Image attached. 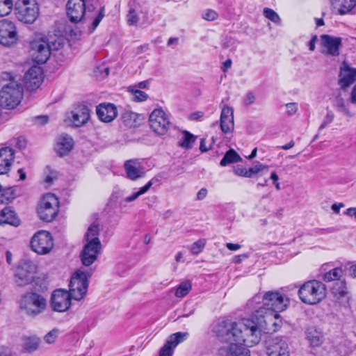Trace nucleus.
Returning a JSON list of instances; mask_svg holds the SVG:
<instances>
[{"label":"nucleus","mask_w":356,"mask_h":356,"mask_svg":"<svg viewBox=\"0 0 356 356\" xmlns=\"http://www.w3.org/2000/svg\"><path fill=\"white\" fill-rule=\"evenodd\" d=\"M213 332L221 341L232 339L240 344L252 346L261 339L262 332L252 314L251 318H243L238 322L220 321L213 327Z\"/></svg>","instance_id":"nucleus-1"},{"label":"nucleus","mask_w":356,"mask_h":356,"mask_svg":"<svg viewBox=\"0 0 356 356\" xmlns=\"http://www.w3.org/2000/svg\"><path fill=\"white\" fill-rule=\"evenodd\" d=\"M90 275V273L86 274L81 270L76 271L71 277L69 291L58 289L53 292L51 298L52 309L58 312H65L71 305V299H83L87 293L88 279Z\"/></svg>","instance_id":"nucleus-2"},{"label":"nucleus","mask_w":356,"mask_h":356,"mask_svg":"<svg viewBox=\"0 0 356 356\" xmlns=\"http://www.w3.org/2000/svg\"><path fill=\"white\" fill-rule=\"evenodd\" d=\"M3 79H8L9 82L3 85L0 90V107L13 109L19 105L23 98V86L12 79L9 73H3Z\"/></svg>","instance_id":"nucleus-3"},{"label":"nucleus","mask_w":356,"mask_h":356,"mask_svg":"<svg viewBox=\"0 0 356 356\" xmlns=\"http://www.w3.org/2000/svg\"><path fill=\"white\" fill-rule=\"evenodd\" d=\"M99 227L97 224H92L85 235L86 243L81 254V259L84 266H89L97 259L101 251L102 244L98 238Z\"/></svg>","instance_id":"nucleus-4"},{"label":"nucleus","mask_w":356,"mask_h":356,"mask_svg":"<svg viewBox=\"0 0 356 356\" xmlns=\"http://www.w3.org/2000/svg\"><path fill=\"white\" fill-rule=\"evenodd\" d=\"M326 294L325 285L316 280L305 282L298 290L300 299L308 305H316L320 302L326 297Z\"/></svg>","instance_id":"nucleus-5"},{"label":"nucleus","mask_w":356,"mask_h":356,"mask_svg":"<svg viewBox=\"0 0 356 356\" xmlns=\"http://www.w3.org/2000/svg\"><path fill=\"white\" fill-rule=\"evenodd\" d=\"M45 298L36 293H28L23 296L20 301V308L29 316L35 317L42 314L46 309Z\"/></svg>","instance_id":"nucleus-6"},{"label":"nucleus","mask_w":356,"mask_h":356,"mask_svg":"<svg viewBox=\"0 0 356 356\" xmlns=\"http://www.w3.org/2000/svg\"><path fill=\"white\" fill-rule=\"evenodd\" d=\"M16 17L26 24H31L38 16L39 8L35 0H17L15 5Z\"/></svg>","instance_id":"nucleus-7"},{"label":"nucleus","mask_w":356,"mask_h":356,"mask_svg":"<svg viewBox=\"0 0 356 356\" xmlns=\"http://www.w3.org/2000/svg\"><path fill=\"white\" fill-rule=\"evenodd\" d=\"M59 202L54 194L47 193L44 195L38 206V214L40 218L44 221L51 222L58 212Z\"/></svg>","instance_id":"nucleus-8"},{"label":"nucleus","mask_w":356,"mask_h":356,"mask_svg":"<svg viewBox=\"0 0 356 356\" xmlns=\"http://www.w3.org/2000/svg\"><path fill=\"white\" fill-rule=\"evenodd\" d=\"M289 304V299L278 292L268 291L263 296L262 307H265L266 310H272L275 313L285 310Z\"/></svg>","instance_id":"nucleus-9"},{"label":"nucleus","mask_w":356,"mask_h":356,"mask_svg":"<svg viewBox=\"0 0 356 356\" xmlns=\"http://www.w3.org/2000/svg\"><path fill=\"white\" fill-rule=\"evenodd\" d=\"M32 250L39 254H47L54 247L53 238L49 232L40 230L34 234L31 241Z\"/></svg>","instance_id":"nucleus-10"},{"label":"nucleus","mask_w":356,"mask_h":356,"mask_svg":"<svg viewBox=\"0 0 356 356\" xmlns=\"http://www.w3.org/2000/svg\"><path fill=\"white\" fill-rule=\"evenodd\" d=\"M37 266L30 260H23L15 271V282L18 286H25L33 282Z\"/></svg>","instance_id":"nucleus-11"},{"label":"nucleus","mask_w":356,"mask_h":356,"mask_svg":"<svg viewBox=\"0 0 356 356\" xmlns=\"http://www.w3.org/2000/svg\"><path fill=\"white\" fill-rule=\"evenodd\" d=\"M48 41L43 38H36L30 42V53L33 60L43 64L47 61L51 53Z\"/></svg>","instance_id":"nucleus-12"},{"label":"nucleus","mask_w":356,"mask_h":356,"mask_svg":"<svg viewBox=\"0 0 356 356\" xmlns=\"http://www.w3.org/2000/svg\"><path fill=\"white\" fill-rule=\"evenodd\" d=\"M261 330L263 333H272L275 332V327H272L275 316H278L272 310H266L265 307H259L253 314Z\"/></svg>","instance_id":"nucleus-13"},{"label":"nucleus","mask_w":356,"mask_h":356,"mask_svg":"<svg viewBox=\"0 0 356 356\" xmlns=\"http://www.w3.org/2000/svg\"><path fill=\"white\" fill-rule=\"evenodd\" d=\"M152 129L159 135L165 134L170 125L167 114L162 109H154L149 118Z\"/></svg>","instance_id":"nucleus-14"},{"label":"nucleus","mask_w":356,"mask_h":356,"mask_svg":"<svg viewBox=\"0 0 356 356\" xmlns=\"http://www.w3.org/2000/svg\"><path fill=\"white\" fill-rule=\"evenodd\" d=\"M17 40L16 27L13 22L8 19L0 21V44L3 46H12Z\"/></svg>","instance_id":"nucleus-15"},{"label":"nucleus","mask_w":356,"mask_h":356,"mask_svg":"<svg viewBox=\"0 0 356 356\" xmlns=\"http://www.w3.org/2000/svg\"><path fill=\"white\" fill-rule=\"evenodd\" d=\"M266 352L268 356H289L288 343L281 337H274L266 341Z\"/></svg>","instance_id":"nucleus-16"},{"label":"nucleus","mask_w":356,"mask_h":356,"mask_svg":"<svg viewBox=\"0 0 356 356\" xmlns=\"http://www.w3.org/2000/svg\"><path fill=\"white\" fill-rule=\"evenodd\" d=\"M86 13L84 0H69L67 3V15L72 22L81 21Z\"/></svg>","instance_id":"nucleus-17"},{"label":"nucleus","mask_w":356,"mask_h":356,"mask_svg":"<svg viewBox=\"0 0 356 356\" xmlns=\"http://www.w3.org/2000/svg\"><path fill=\"white\" fill-rule=\"evenodd\" d=\"M188 336V332H177L171 334L159 351L160 356H172L174 348Z\"/></svg>","instance_id":"nucleus-18"},{"label":"nucleus","mask_w":356,"mask_h":356,"mask_svg":"<svg viewBox=\"0 0 356 356\" xmlns=\"http://www.w3.org/2000/svg\"><path fill=\"white\" fill-rule=\"evenodd\" d=\"M124 168L127 177L132 181L145 177V168L138 159H131L125 161Z\"/></svg>","instance_id":"nucleus-19"},{"label":"nucleus","mask_w":356,"mask_h":356,"mask_svg":"<svg viewBox=\"0 0 356 356\" xmlns=\"http://www.w3.org/2000/svg\"><path fill=\"white\" fill-rule=\"evenodd\" d=\"M42 70L39 66L31 67L24 75V81L28 89L33 90L39 88L42 82Z\"/></svg>","instance_id":"nucleus-20"},{"label":"nucleus","mask_w":356,"mask_h":356,"mask_svg":"<svg viewBox=\"0 0 356 356\" xmlns=\"http://www.w3.org/2000/svg\"><path fill=\"white\" fill-rule=\"evenodd\" d=\"M341 39L329 35H321L322 52L330 56H337L339 54Z\"/></svg>","instance_id":"nucleus-21"},{"label":"nucleus","mask_w":356,"mask_h":356,"mask_svg":"<svg viewBox=\"0 0 356 356\" xmlns=\"http://www.w3.org/2000/svg\"><path fill=\"white\" fill-rule=\"evenodd\" d=\"M356 81V68H352L346 63H343L339 75V84L346 90Z\"/></svg>","instance_id":"nucleus-22"},{"label":"nucleus","mask_w":356,"mask_h":356,"mask_svg":"<svg viewBox=\"0 0 356 356\" xmlns=\"http://www.w3.org/2000/svg\"><path fill=\"white\" fill-rule=\"evenodd\" d=\"M220 128L225 134L232 132L234 128V110L227 105L224 106L221 111Z\"/></svg>","instance_id":"nucleus-23"},{"label":"nucleus","mask_w":356,"mask_h":356,"mask_svg":"<svg viewBox=\"0 0 356 356\" xmlns=\"http://www.w3.org/2000/svg\"><path fill=\"white\" fill-rule=\"evenodd\" d=\"M332 293L339 304L343 306L348 304L350 297L344 281L335 282L332 287Z\"/></svg>","instance_id":"nucleus-24"},{"label":"nucleus","mask_w":356,"mask_h":356,"mask_svg":"<svg viewBox=\"0 0 356 356\" xmlns=\"http://www.w3.org/2000/svg\"><path fill=\"white\" fill-rule=\"evenodd\" d=\"M15 151L9 147L0 149V175H4L9 172L15 159Z\"/></svg>","instance_id":"nucleus-25"},{"label":"nucleus","mask_w":356,"mask_h":356,"mask_svg":"<svg viewBox=\"0 0 356 356\" xmlns=\"http://www.w3.org/2000/svg\"><path fill=\"white\" fill-rule=\"evenodd\" d=\"M97 115L102 122H110L117 116V108L113 104H101L97 107Z\"/></svg>","instance_id":"nucleus-26"},{"label":"nucleus","mask_w":356,"mask_h":356,"mask_svg":"<svg viewBox=\"0 0 356 356\" xmlns=\"http://www.w3.org/2000/svg\"><path fill=\"white\" fill-rule=\"evenodd\" d=\"M73 145L72 138L67 134H62L57 139L55 151L60 156H65L71 152Z\"/></svg>","instance_id":"nucleus-27"},{"label":"nucleus","mask_w":356,"mask_h":356,"mask_svg":"<svg viewBox=\"0 0 356 356\" xmlns=\"http://www.w3.org/2000/svg\"><path fill=\"white\" fill-rule=\"evenodd\" d=\"M90 118V111L86 106H80L72 112L71 121L74 126L81 127Z\"/></svg>","instance_id":"nucleus-28"},{"label":"nucleus","mask_w":356,"mask_h":356,"mask_svg":"<svg viewBox=\"0 0 356 356\" xmlns=\"http://www.w3.org/2000/svg\"><path fill=\"white\" fill-rule=\"evenodd\" d=\"M19 222V219L11 208L5 207L0 211V225L8 224L17 227Z\"/></svg>","instance_id":"nucleus-29"},{"label":"nucleus","mask_w":356,"mask_h":356,"mask_svg":"<svg viewBox=\"0 0 356 356\" xmlns=\"http://www.w3.org/2000/svg\"><path fill=\"white\" fill-rule=\"evenodd\" d=\"M225 342L230 343L227 348V356H250V350L244 344L235 342L233 339Z\"/></svg>","instance_id":"nucleus-30"},{"label":"nucleus","mask_w":356,"mask_h":356,"mask_svg":"<svg viewBox=\"0 0 356 356\" xmlns=\"http://www.w3.org/2000/svg\"><path fill=\"white\" fill-rule=\"evenodd\" d=\"M306 336L310 345L313 347L321 346L323 341V335L314 327L307 328Z\"/></svg>","instance_id":"nucleus-31"},{"label":"nucleus","mask_w":356,"mask_h":356,"mask_svg":"<svg viewBox=\"0 0 356 356\" xmlns=\"http://www.w3.org/2000/svg\"><path fill=\"white\" fill-rule=\"evenodd\" d=\"M140 115L131 111H124L122 114V123L127 127H135L140 124Z\"/></svg>","instance_id":"nucleus-32"},{"label":"nucleus","mask_w":356,"mask_h":356,"mask_svg":"<svg viewBox=\"0 0 356 356\" xmlns=\"http://www.w3.org/2000/svg\"><path fill=\"white\" fill-rule=\"evenodd\" d=\"M331 2L341 15L348 13L355 6V0H331Z\"/></svg>","instance_id":"nucleus-33"},{"label":"nucleus","mask_w":356,"mask_h":356,"mask_svg":"<svg viewBox=\"0 0 356 356\" xmlns=\"http://www.w3.org/2000/svg\"><path fill=\"white\" fill-rule=\"evenodd\" d=\"M333 106L338 112L343 113L346 116L352 117L353 115L348 108V103L341 95H337L335 97Z\"/></svg>","instance_id":"nucleus-34"},{"label":"nucleus","mask_w":356,"mask_h":356,"mask_svg":"<svg viewBox=\"0 0 356 356\" xmlns=\"http://www.w3.org/2000/svg\"><path fill=\"white\" fill-rule=\"evenodd\" d=\"M241 161L242 159L239 154L234 149H231L225 153L220 164L221 166H226L229 164L240 162Z\"/></svg>","instance_id":"nucleus-35"},{"label":"nucleus","mask_w":356,"mask_h":356,"mask_svg":"<svg viewBox=\"0 0 356 356\" xmlns=\"http://www.w3.org/2000/svg\"><path fill=\"white\" fill-rule=\"evenodd\" d=\"M343 275V271L341 268H334L330 271L325 273L323 277L325 282H329L331 281H342L341 277Z\"/></svg>","instance_id":"nucleus-36"},{"label":"nucleus","mask_w":356,"mask_h":356,"mask_svg":"<svg viewBox=\"0 0 356 356\" xmlns=\"http://www.w3.org/2000/svg\"><path fill=\"white\" fill-rule=\"evenodd\" d=\"M46 41H48V45L50 47V52L54 50H58L61 48L64 43L65 39L62 36H49Z\"/></svg>","instance_id":"nucleus-37"},{"label":"nucleus","mask_w":356,"mask_h":356,"mask_svg":"<svg viewBox=\"0 0 356 356\" xmlns=\"http://www.w3.org/2000/svg\"><path fill=\"white\" fill-rule=\"evenodd\" d=\"M195 139L196 136L187 131H184L182 132V138L179 145L184 148L190 149L195 141Z\"/></svg>","instance_id":"nucleus-38"},{"label":"nucleus","mask_w":356,"mask_h":356,"mask_svg":"<svg viewBox=\"0 0 356 356\" xmlns=\"http://www.w3.org/2000/svg\"><path fill=\"white\" fill-rule=\"evenodd\" d=\"M191 286L192 285L190 281L186 280L182 282L177 287L175 296L177 298H184L190 292Z\"/></svg>","instance_id":"nucleus-39"},{"label":"nucleus","mask_w":356,"mask_h":356,"mask_svg":"<svg viewBox=\"0 0 356 356\" xmlns=\"http://www.w3.org/2000/svg\"><path fill=\"white\" fill-rule=\"evenodd\" d=\"M60 333L61 331L58 328H53L43 337V340L47 344H54Z\"/></svg>","instance_id":"nucleus-40"},{"label":"nucleus","mask_w":356,"mask_h":356,"mask_svg":"<svg viewBox=\"0 0 356 356\" xmlns=\"http://www.w3.org/2000/svg\"><path fill=\"white\" fill-rule=\"evenodd\" d=\"M40 339L38 337H29L24 339V348L28 352H33L38 349Z\"/></svg>","instance_id":"nucleus-41"},{"label":"nucleus","mask_w":356,"mask_h":356,"mask_svg":"<svg viewBox=\"0 0 356 356\" xmlns=\"http://www.w3.org/2000/svg\"><path fill=\"white\" fill-rule=\"evenodd\" d=\"M129 91L132 94L133 99L135 102H143L148 97V95L145 92L136 88V86L129 87Z\"/></svg>","instance_id":"nucleus-42"},{"label":"nucleus","mask_w":356,"mask_h":356,"mask_svg":"<svg viewBox=\"0 0 356 356\" xmlns=\"http://www.w3.org/2000/svg\"><path fill=\"white\" fill-rule=\"evenodd\" d=\"M152 182L149 181L145 186H143L139 189L138 191L133 193L131 195L127 197L124 199V202H130L136 200L140 195L145 193L152 186Z\"/></svg>","instance_id":"nucleus-43"},{"label":"nucleus","mask_w":356,"mask_h":356,"mask_svg":"<svg viewBox=\"0 0 356 356\" xmlns=\"http://www.w3.org/2000/svg\"><path fill=\"white\" fill-rule=\"evenodd\" d=\"M12 7V0H0V17H3L9 14Z\"/></svg>","instance_id":"nucleus-44"},{"label":"nucleus","mask_w":356,"mask_h":356,"mask_svg":"<svg viewBox=\"0 0 356 356\" xmlns=\"http://www.w3.org/2000/svg\"><path fill=\"white\" fill-rule=\"evenodd\" d=\"M206 244V241L204 238L199 239L193 243L190 247L189 250L193 254H198L204 249Z\"/></svg>","instance_id":"nucleus-45"},{"label":"nucleus","mask_w":356,"mask_h":356,"mask_svg":"<svg viewBox=\"0 0 356 356\" xmlns=\"http://www.w3.org/2000/svg\"><path fill=\"white\" fill-rule=\"evenodd\" d=\"M264 16L274 23H279L280 18L278 15L272 9L266 8L264 9Z\"/></svg>","instance_id":"nucleus-46"},{"label":"nucleus","mask_w":356,"mask_h":356,"mask_svg":"<svg viewBox=\"0 0 356 356\" xmlns=\"http://www.w3.org/2000/svg\"><path fill=\"white\" fill-rule=\"evenodd\" d=\"M264 170H268V166L264 165L259 162H257L255 165H254L253 167H251L248 169V172L250 175V177H252L254 175H256V174L259 173V172Z\"/></svg>","instance_id":"nucleus-47"},{"label":"nucleus","mask_w":356,"mask_h":356,"mask_svg":"<svg viewBox=\"0 0 356 356\" xmlns=\"http://www.w3.org/2000/svg\"><path fill=\"white\" fill-rule=\"evenodd\" d=\"M26 140L23 137H19L13 138L10 140V145L17 147L19 149H23L26 147Z\"/></svg>","instance_id":"nucleus-48"},{"label":"nucleus","mask_w":356,"mask_h":356,"mask_svg":"<svg viewBox=\"0 0 356 356\" xmlns=\"http://www.w3.org/2000/svg\"><path fill=\"white\" fill-rule=\"evenodd\" d=\"M334 118V115L332 111H327L326 116L325 117L322 124L319 127V131L325 128L329 124H330Z\"/></svg>","instance_id":"nucleus-49"},{"label":"nucleus","mask_w":356,"mask_h":356,"mask_svg":"<svg viewBox=\"0 0 356 356\" xmlns=\"http://www.w3.org/2000/svg\"><path fill=\"white\" fill-rule=\"evenodd\" d=\"M104 16V8H102L99 11L97 15L95 17V19L92 22V27H91V29L90 31V33L93 32L95 31V29L98 26V25L99 24L100 22L103 19Z\"/></svg>","instance_id":"nucleus-50"},{"label":"nucleus","mask_w":356,"mask_h":356,"mask_svg":"<svg viewBox=\"0 0 356 356\" xmlns=\"http://www.w3.org/2000/svg\"><path fill=\"white\" fill-rule=\"evenodd\" d=\"M127 22L129 25H134L138 21V17L134 9H130L127 15Z\"/></svg>","instance_id":"nucleus-51"},{"label":"nucleus","mask_w":356,"mask_h":356,"mask_svg":"<svg viewBox=\"0 0 356 356\" xmlns=\"http://www.w3.org/2000/svg\"><path fill=\"white\" fill-rule=\"evenodd\" d=\"M234 172L236 175L244 177H250V175L248 172V169L241 166L237 165L234 168Z\"/></svg>","instance_id":"nucleus-52"},{"label":"nucleus","mask_w":356,"mask_h":356,"mask_svg":"<svg viewBox=\"0 0 356 356\" xmlns=\"http://www.w3.org/2000/svg\"><path fill=\"white\" fill-rule=\"evenodd\" d=\"M202 17L206 20L213 21L218 17V14L213 10H207L203 13Z\"/></svg>","instance_id":"nucleus-53"},{"label":"nucleus","mask_w":356,"mask_h":356,"mask_svg":"<svg viewBox=\"0 0 356 356\" xmlns=\"http://www.w3.org/2000/svg\"><path fill=\"white\" fill-rule=\"evenodd\" d=\"M255 95L253 92H248L243 99V103L246 106L253 104L255 101Z\"/></svg>","instance_id":"nucleus-54"},{"label":"nucleus","mask_w":356,"mask_h":356,"mask_svg":"<svg viewBox=\"0 0 356 356\" xmlns=\"http://www.w3.org/2000/svg\"><path fill=\"white\" fill-rule=\"evenodd\" d=\"M287 113L289 115H293L298 110V104L296 103H289L286 104Z\"/></svg>","instance_id":"nucleus-55"},{"label":"nucleus","mask_w":356,"mask_h":356,"mask_svg":"<svg viewBox=\"0 0 356 356\" xmlns=\"http://www.w3.org/2000/svg\"><path fill=\"white\" fill-rule=\"evenodd\" d=\"M270 179L273 180V184L275 186V188L277 190L280 191L281 188H280V183L278 181L279 177H278L277 174L275 172H272L270 173Z\"/></svg>","instance_id":"nucleus-56"},{"label":"nucleus","mask_w":356,"mask_h":356,"mask_svg":"<svg viewBox=\"0 0 356 356\" xmlns=\"http://www.w3.org/2000/svg\"><path fill=\"white\" fill-rule=\"evenodd\" d=\"M48 121L47 115H40L34 118V122L37 124H44Z\"/></svg>","instance_id":"nucleus-57"},{"label":"nucleus","mask_w":356,"mask_h":356,"mask_svg":"<svg viewBox=\"0 0 356 356\" xmlns=\"http://www.w3.org/2000/svg\"><path fill=\"white\" fill-rule=\"evenodd\" d=\"M207 195V188H202L198 191V193L197 194V199L198 200H202L206 197Z\"/></svg>","instance_id":"nucleus-58"},{"label":"nucleus","mask_w":356,"mask_h":356,"mask_svg":"<svg viewBox=\"0 0 356 356\" xmlns=\"http://www.w3.org/2000/svg\"><path fill=\"white\" fill-rule=\"evenodd\" d=\"M282 320L280 318V315L275 316L272 327H275V332L280 327Z\"/></svg>","instance_id":"nucleus-59"},{"label":"nucleus","mask_w":356,"mask_h":356,"mask_svg":"<svg viewBox=\"0 0 356 356\" xmlns=\"http://www.w3.org/2000/svg\"><path fill=\"white\" fill-rule=\"evenodd\" d=\"M209 149H210V147H207L206 145L205 138H202L201 141H200V149L201 150V152H207Z\"/></svg>","instance_id":"nucleus-60"},{"label":"nucleus","mask_w":356,"mask_h":356,"mask_svg":"<svg viewBox=\"0 0 356 356\" xmlns=\"http://www.w3.org/2000/svg\"><path fill=\"white\" fill-rule=\"evenodd\" d=\"M345 214L350 216L356 218V207H351L346 209Z\"/></svg>","instance_id":"nucleus-61"},{"label":"nucleus","mask_w":356,"mask_h":356,"mask_svg":"<svg viewBox=\"0 0 356 356\" xmlns=\"http://www.w3.org/2000/svg\"><path fill=\"white\" fill-rule=\"evenodd\" d=\"M226 247L229 250L235 251L240 249L241 245L236 243H226Z\"/></svg>","instance_id":"nucleus-62"},{"label":"nucleus","mask_w":356,"mask_h":356,"mask_svg":"<svg viewBox=\"0 0 356 356\" xmlns=\"http://www.w3.org/2000/svg\"><path fill=\"white\" fill-rule=\"evenodd\" d=\"M350 101L352 104H356V84L352 89Z\"/></svg>","instance_id":"nucleus-63"},{"label":"nucleus","mask_w":356,"mask_h":356,"mask_svg":"<svg viewBox=\"0 0 356 356\" xmlns=\"http://www.w3.org/2000/svg\"><path fill=\"white\" fill-rule=\"evenodd\" d=\"M317 40V36L314 35L311 40L309 42V48L310 51H314L315 49V44Z\"/></svg>","instance_id":"nucleus-64"}]
</instances>
